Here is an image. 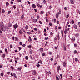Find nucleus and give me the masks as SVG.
<instances>
[{"instance_id":"nucleus-35","label":"nucleus","mask_w":80,"mask_h":80,"mask_svg":"<svg viewBox=\"0 0 80 80\" xmlns=\"http://www.w3.org/2000/svg\"><path fill=\"white\" fill-rule=\"evenodd\" d=\"M49 25L51 26H53V25H52V23H49Z\"/></svg>"},{"instance_id":"nucleus-7","label":"nucleus","mask_w":80,"mask_h":80,"mask_svg":"<svg viewBox=\"0 0 80 80\" xmlns=\"http://www.w3.org/2000/svg\"><path fill=\"white\" fill-rule=\"evenodd\" d=\"M12 24L11 23H9V25H8V27H9L10 28L12 27Z\"/></svg>"},{"instance_id":"nucleus-19","label":"nucleus","mask_w":80,"mask_h":80,"mask_svg":"<svg viewBox=\"0 0 80 80\" xmlns=\"http://www.w3.org/2000/svg\"><path fill=\"white\" fill-rule=\"evenodd\" d=\"M25 58H26V60H28V56H26Z\"/></svg>"},{"instance_id":"nucleus-51","label":"nucleus","mask_w":80,"mask_h":80,"mask_svg":"<svg viewBox=\"0 0 80 80\" xmlns=\"http://www.w3.org/2000/svg\"><path fill=\"white\" fill-rule=\"evenodd\" d=\"M39 23L40 24H42V22L41 21H39Z\"/></svg>"},{"instance_id":"nucleus-54","label":"nucleus","mask_w":80,"mask_h":80,"mask_svg":"<svg viewBox=\"0 0 80 80\" xmlns=\"http://www.w3.org/2000/svg\"><path fill=\"white\" fill-rule=\"evenodd\" d=\"M24 67H27V65L26 64H25L24 65Z\"/></svg>"},{"instance_id":"nucleus-27","label":"nucleus","mask_w":80,"mask_h":80,"mask_svg":"<svg viewBox=\"0 0 80 80\" xmlns=\"http://www.w3.org/2000/svg\"><path fill=\"white\" fill-rule=\"evenodd\" d=\"M44 13V12H43V11H42L41 12V14H43Z\"/></svg>"},{"instance_id":"nucleus-13","label":"nucleus","mask_w":80,"mask_h":80,"mask_svg":"<svg viewBox=\"0 0 80 80\" xmlns=\"http://www.w3.org/2000/svg\"><path fill=\"white\" fill-rule=\"evenodd\" d=\"M19 33L20 34H22L23 32H22V31L20 30L19 31Z\"/></svg>"},{"instance_id":"nucleus-41","label":"nucleus","mask_w":80,"mask_h":80,"mask_svg":"<svg viewBox=\"0 0 80 80\" xmlns=\"http://www.w3.org/2000/svg\"><path fill=\"white\" fill-rule=\"evenodd\" d=\"M75 61H76V62H77V61H78V59H77V58H75Z\"/></svg>"},{"instance_id":"nucleus-21","label":"nucleus","mask_w":80,"mask_h":80,"mask_svg":"<svg viewBox=\"0 0 80 80\" xmlns=\"http://www.w3.org/2000/svg\"><path fill=\"white\" fill-rule=\"evenodd\" d=\"M61 13H62V12H61V11L59 10V12L58 13L60 15V14Z\"/></svg>"},{"instance_id":"nucleus-18","label":"nucleus","mask_w":80,"mask_h":80,"mask_svg":"<svg viewBox=\"0 0 80 80\" xmlns=\"http://www.w3.org/2000/svg\"><path fill=\"white\" fill-rule=\"evenodd\" d=\"M5 51L6 52L7 54L8 53V51L7 50V48H5Z\"/></svg>"},{"instance_id":"nucleus-26","label":"nucleus","mask_w":80,"mask_h":80,"mask_svg":"<svg viewBox=\"0 0 80 80\" xmlns=\"http://www.w3.org/2000/svg\"><path fill=\"white\" fill-rule=\"evenodd\" d=\"M6 5H7V6H8V5H9V3H8V2H6Z\"/></svg>"},{"instance_id":"nucleus-10","label":"nucleus","mask_w":80,"mask_h":80,"mask_svg":"<svg viewBox=\"0 0 80 80\" xmlns=\"http://www.w3.org/2000/svg\"><path fill=\"white\" fill-rule=\"evenodd\" d=\"M66 65V63L65 62H64L63 63V67H65Z\"/></svg>"},{"instance_id":"nucleus-52","label":"nucleus","mask_w":80,"mask_h":80,"mask_svg":"<svg viewBox=\"0 0 80 80\" xmlns=\"http://www.w3.org/2000/svg\"><path fill=\"white\" fill-rule=\"evenodd\" d=\"M34 30H36V31H37V28H34Z\"/></svg>"},{"instance_id":"nucleus-64","label":"nucleus","mask_w":80,"mask_h":80,"mask_svg":"<svg viewBox=\"0 0 80 80\" xmlns=\"http://www.w3.org/2000/svg\"><path fill=\"white\" fill-rule=\"evenodd\" d=\"M40 67V64H38L37 65V67Z\"/></svg>"},{"instance_id":"nucleus-63","label":"nucleus","mask_w":80,"mask_h":80,"mask_svg":"<svg viewBox=\"0 0 80 80\" xmlns=\"http://www.w3.org/2000/svg\"><path fill=\"white\" fill-rule=\"evenodd\" d=\"M58 28L59 29H61V27H58Z\"/></svg>"},{"instance_id":"nucleus-20","label":"nucleus","mask_w":80,"mask_h":80,"mask_svg":"<svg viewBox=\"0 0 80 80\" xmlns=\"http://www.w3.org/2000/svg\"><path fill=\"white\" fill-rule=\"evenodd\" d=\"M37 19H33V22H37Z\"/></svg>"},{"instance_id":"nucleus-9","label":"nucleus","mask_w":80,"mask_h":80,"mask_svg":"<svg viewBox=\"0 0 80 80\" xmlns=\"http://www.w3.org/2000/svg\"><path fill=\"white\" fill-rule=\"evenodd\" d=\"M71 3H72V4H74V2H73V0H71Z\"/></svg>"},{"instance_id":"nucleus-25","label":"nucleus","mask_w":80,"mask_h":80,"mask_svg":"<svg viewBox=\"0 0 80 80\" xmlns=\"http://www.w3.org/2000/svg\"><path fill=\"white\" fill-rule=\"evenodd\" d=\"M74 54H75V53H77V50H75L74 51Z\"/></svg>"},{"instance_id":"nucleus-23","label":"nucleus","mask_w":80,"mask_h":80,"mask_svg":"<svg viewBox=\"0 0 80 80\" xmlns=\"http://www.w3.org/2000/svg\"><path fill=\"white\" fill-rule=\"evenodd\" d=\"M18 70H19L20 71V70H22V68H18Z\"/></svg>"},{"instance_id":"nucleus-14","label":"nucleus","mask_w":80,"mask_h":80,"mask_svg":"<svg viewBox=\"0 0 80 80\" xmlns=\"http://www.w3.org/2000/svg\"><path fill=\"white\" fill-rule=\"evenodd\" d=\"M74 27L75 29H77V27L75 25H74Z\"/></svg>"},{"instance_id":"nucleus-58","label":"nucleus","mask_w":80,"mask_h":80,"mask_svg":"<svg viewBox=\"0 0 80 80\" xmlns=\"http://www.w3.org/2000/svg\"><path fill=\"white\" fill-rule=\"evenodd\" d=\"M19 44H20V45H22V42H20V43H19Z\"/></svg>"},{"instance_id":"nucleus-5","label":"nucleus","mask_w":80,"mask_h":80,"mask_svg":"<svg viewBox=\"0 0 80 80\" xmlns=\"http://www.w3.org/2000/svg\"><path fill=\"white\" fill-rule=\"evenodd\" d=\"M29 39H28V40L29 42H30V41H32V38H31V37H30V36H29Z\"/></svg>"},{"instance_id":"nucleus-50","label":"nucleus","mask_w":80,"mask_h":80,"mask_svg":"<svg viewBox=\"0 0 80 80\" xmlns=\"http://www.w3.org/2000/svg\"><path fill=\"white\" fill-rule=\"evenodd\" d=\"M18 48L19 49V50L20 51V50H21V49H22V48H21L20 47H18Z\"/></svg>"},{"instance_id":"nucleus-56","label":"nucleus","mask_w":80,"mask_h":80,"mask_svg":"<svg viewBox=\"0 0 80 80\" xmlns=\"http://www.w3.org/2000/svg\"><path fill=\"white\" fill-rule=\"evenodd\" d=\"M58 40H60V37L59 36H58Z\"/></svg>"},{"instance_id":"nucleus-49","label":"nucleus","mask_w":80,"mask_h":80,"mask_svg":"<svg viewBox=\"0 0 80 80\" xmlns=\"http://www.w3.org/2000/svg\"><path fill=\"white\" fill-rule=\"evenodd\" d=\"M11 13V11H9L8 12V13L9 14H10Z\"/></svg>"},{"instance_id":"nucleus-48","label":"nucleus","mask_w":80,"mask_h":80,"mask_svg":"<svg viewBox=\"0 0 80 80\" xmlns=\"http://www.w3.org/2000/svg\"><path fill=\"white\" fill-rule=\"evenodd\" d=\"M74 46L76 47H77V44H74Z\"/></svg>"},{"instance_id":"nucleus-61","label":"nucleus","mask_w":80,"mask_h":80,"mask_svg":"<svg viewBox=\"0 0 80 80\" xmlns=\"http://www.w3.org/2000/svg\"><path fill=\"white\" fill-rule=\"evenodd\" d=\"M22 46H23V47H25V44H23L22 45Z\"/></svg>"},{"instance_id":"nucleus-36","label":"nucleus","mask_w":80,"mask_h":80,"mask_svg":"<svg viewBox=\"0 0 80 80\" xmlns=\"http://www.w3.org/2000/svg\"><path fill=\"white\" fill-rule=\"evenodd\" d=\"M59 23H60V22L58 21L57 22V24H59Z\"/></svg>"},{"instance_id":"nucleus-6","label":"nucleus","mask_w":80,"mask_h":80,"mask_svg":"<svg viewBox=\"0 0 80 80\" xmlns=\"http://www.w3.org/2000/svg\"><path fill=\"white\" fill-rule=\"evenodd\" d=\"M32 7L33 8H35V7H36V6L35 4H32Z\"/></svg>"},{"instance_id":"nucleus-37","label":"nucleus","mask_w":80,"mask_h":80,"mask_svg":"<svg viewBox=\"0 0 80 80\" xmlns=\"http://www.w3.org/2000/svg\"><path fill=\"white\" fill-rule=\"evenodd\" d=\"M37 5L38 7H40V4H38V3H37Z\"/></svg>"},{"instance_id":"nucleus-29","label":"nucleus","mask_w":80,"mask_h":80,"mask_svg":"<svg viewBox=\"0 0 80 80\" xmlns=\"http://www.w3.org/2000/svg\"><path fill=\"white\" fill-rule=\"evenodd\" d=\"M39 50H40V51L41 52H42V50H43V48H40V49H39Z\"/></svg>"},{"instance_id":"nucleus-62","label":"nucleus","mask_w":80,"mask_h":80,"mask_svg":"<svg viewBox=\"0 0 80 80\" xmlns=\"http://www.w3.org/2000/svg\"><path fill=\"white\" fill-rule=\"evenodd\" d=\"M69 22H68V23H67V24H66V25H67V26H68V24H69Z\"/></svg>"},{"instance_id":"nucleus-3","label":"nucleus","mask_w":80,"mask_h":80,"mask_svg":"<svg viewBox=\"0 0 80 80\" xmlns=\"http://www.w3.org/2000/svg\"><path fill=\"white\" fill-rule=\"evenodd\" d=\"M13 26L14 28H15V29H16V28H17V26H18V25H17V24H16L15 25H14Z\"/></svg>"},{"instance_id":"nucleus-2","label":"nucleus","mask_w":80,"mask_h":80,"mask_svg":"<svg viewBox=\"0 0 80 80\" xmlns=\"http://www.w3.org/2000/svg\"><path fill=\"white\" fill-rule=\"evenodd\" d=\"M60 70V66H58L57 68V72H59V70Z\"/></svg>"},{"instance_id":"nucleus-12","label":"nucleus","mask_w":80,"mask_h":80,"mask_svg":"<svg viewBox=\"0 0 80 80\" xmlns=\"http://www.w3.org/2000/svg\"><path fill=\"white\" fill-rule=\"evenodd\" d=\"M15 41H18V38L16 37L15 38Z\"/></svg>"},{"instance_id":"nucleus-8","label":"nucleus","mask_w":80,"mask_h":80,"mask_svg":"<svg viewBox=\"0 0 80 80\" xmlns=\"http://www.w3.org/2000/svg\"><path fill=\"white\" fill-rule=\"evenodd\" d=\"M32 73L34 75H36V74H37V72L35 71H34L32 72Z\"/></svg>"},{"instance_id":"nucleus-44","label":"nucleus","mask_w":80,"mask_h":80,"mask_svg":"<svg viewBox=\"0 0 80 80\" xmlns=\"http://www.w3.org/2000/svg\"><path fill=\"white\" fill-rule=\"evenodd\" d=\"M61 33L62 34H63V30H61Z\"/></svg>"},{"instance_id":"nucleus-28","label":"nucleus","mask_w":80,"mask_h":80,"mask_svg":"<svg viewBox=\"0 0 80 80\" xmlns=\"http://www.w3.org/2000/svg\"><path fill=\"white\" fill-rule=\"evenodd\" d=\"M69 17V14H68L67 17H66V18H67H67H68V17Z\"/></svg>"},{"instance_id":"nucleus-42","label":"nucleus","mask_w":80,"mask_h":80,"mask_svg":"<svg viewBox=\"0 0 80 80\" xmlns=\"http://www.w3.org/2000/svg\"><path fill=\"white\" fill-rule=\"evenodd\" d=\"M45 40H48V37H46L45 38Z\"/></svg>"},{"instance_id":"nucleus-38","label":"nucleus","mask_w":80,"mask_h":80,"mask_svg":"<svg viewBox=\"0 0 80 80\" xmlns=\"http://www.w3.org/2000/svg\"><path fill=\"white\" fill-rule=\"evenodd\" d=\"M32 53L33 52H32V51H30V54H32Z\"/></svg>"},{"instance_id":"nucleus-46","label":"nucleus","mask_w":80,"mask_h":80,"mask_svg":"<svg viewBox=\"0 0 80 80\" xmlns=\"http://www.w3.org/2000/svg\"><path fill=\"white\" fill-rule=\"evenodd\" d=\"M45 53H42V56H45Z\"/></svg>"},{"instance_id":"nucleus-4","label":"nucleus","mask_w":80,"mask_h":80,"mask_svg":"<svg viewBox=\"0 0 80 80\" xmlns=\"http://www.w3.org/2000/svg\"><path fill=\"white\" fill-rule=\"evenodd\" d=\"M59 16V14L57 13L56 15V18H58V16Z\"/></svg>"},{"instance_id":"nucleus-59","label":"nucleus","mask_w":80,"mask_h":80,"mask_svg":"<svg viewBox=\"0 0 80 80\" xmlns=\"http://www.w3.org/2000/svg\"><path fill=\"white\" fill-rule=\"evenodd\" d=\"M54 23H56V19H54Z\"/></svg>"},{"instance_id":"nucleus-22","label":"nucleus","mask_w":80,"mask_h":80,"mask_svg":"<svg viewBox=\"0 0 80 80\" xmlns=\"http://www.w3.org/2000/svg\"><path fill=\"white\" fill-rule=\"evenodd\" d=\"M2 57L3 58H5V54H3L2 55Z\"/></svg>"},{"instance_id":"nucleus-16","label":"nucleus","mask_w":80,"mask_h":80,"mask_svg":"<svg viewBox=\"0 0 80 80\" xmlns=\"http://www.w3.org/2000/svg\"><path fill=\"white\" fill-rule=\"evenodd\" d=\"M71 40H72V41H75V38H72L71 39Z\"/></svg>"},{"instance_id":"nucleus-32","label":"nucleus","mask_w":80,"mask_h":80,"mask_svg":"<svg viewBox=\"0 0 80 80\" xmlns=\"http://www.w3.org/2000/svg\"><path fill=\"white\" fill-rule=\"evenodd\" d=\"M64 49L66 51L67 50L66 49V48L65 47V46H64Z\"/></svg>"},{"instance_id":"nucleus-55","label":"nucleus","mask_w":80,"mask_h":80,"mask_svg":"<svg viewBox=\"0 0 80 80\" xmlns=\"http://www.w3.org/2000/svg\"><path fill=\"white\" fill-rule=\"evenodd\" d=\"M34 10L35 12H37V10L36 9H34Z\"/></svg>"},{"instance_id":"nucleus-40","label":"nucleus","mask_w":80,"mask_h":80,"mask_svg":"<svg viewBox=\"0 0 80 80\" xmlns=\"http://www.w3.org/2000/svg\"><path fill=\"white\" fill-rule=\"evenodd\" d=\"M72 23L73 24V23H74V21L72 20Z\"/></svg>"},{"instance_id":"nucleus-34","label":"nucleus","mask_w":80,"mask_h":80,"mask_svg":"<svg viewBox=\"0 0 80 80\" xmlns=\"http://www.w3.org/2000/svg\"><path fill=\"white\" fill-rule=\"evenodd\" d=\"M25 28H26V29H28V25H27L26 26Z\"/></svg>"},{"instance_id":"nucleus-17","label":"nucleus","mask_w":80,"mask_h":80,"mask_svg":"<svg viewBox=\"0 0 80 80\" xmlns=\"http://www.w3.org/2000/svg\"><path fill=\"white\" fill-rule=\"evenodd\" d=\"M55 29L56 31H57V30H58V28H57V27L56 26L55 27Z\"/></svg>"},{"instance_id":"nucleus-24","label":"nucleus","mask_w":80,"mask_h":80,"mask_svg":"<svg viewBox=\"0 0 80 80\" xmlns=\"http://www.w3.org/2000/svg\"><path fill=\"white\" fill-rule=\"evenodd\" d=\"M24 18V16L23 15H22L21 17V18L22 19H23V18Z\"/></svg>"},{"instance_id":"nucleus-47","label":"nucleus","mask_w":80,"mask_h":80,"mask_svg":"<svg viewBox=\"0 0 80 80\" xmlns=\"http://www.w3.org/2000/svg\"><path fill=\"white\" fill-rule=\"evenodd\" d=\"M27 33L29 35H30V32H28Z\"/></svg>"},{"instance_id":"nucleus-30","label":"nucleus","mask_w":80,"mask_h":80,"mask_svg":"<svg viewBox=\"0 0 80 80\" xmlns=\"http://www.w3.org/2000/svg\"><path fill=\"white\" fill-rule=\"evenodd\" d=\"M28 47L29 48H32V46H31V45H29L28 46Z\"/></svg>"},{"instance_id":"nucleus-43","label":"nucleus","mask_w":80,"mask_h":80,"mask_svg":"<svg viewBox=\"0 0 80 80\" xmlns=\"http://www.w3.org/2000/svg\"><path fill=\"white\" fill-rule=\"evenodd\" d=\"M17 1L18 2H20L22 1V0H17Z\"/></svg>"},{"instance_id":"nucleus-33","label":"nucleus","mask_w":80,"mask_h":80,"mask_svg":"<svg viewBox=\"0 0 80 80\" xmlns=\"http://www.w3.org/2000/svg\"><path fill=\"white\" fill-rule=\"evenodd\" d=\"M10 47L11 48H12L13 47V46L12 45H10Z\"/></svg>"},{"instance_id":"nucleus-45","label":"nucleus","mask_w":80,"mask_h":80,"mask_svg":"<svg viewBox=\"0 0 80 80\" xmlns=\"http://www.w3.org/2000/svg\"><path fill=\"white\" fill-rule=\"evenodd\" d=\"M64 10H67V7L64 8Z\"/></svg>"},{"instance_id":"nucleus-53","label":"nucleus","mask_w":80,"mask_h":80,"mask_svg":"<svg viewBox=\"0 0 80 80\" xmlns=\"http://www.w3.org/2000/svg\"><path fill=\"white\" fill-rule=\"evenodd\" d=\"M43 2H44V3H46V1H45V0H44Z\"/></svg>"},{"instance_id":"nucleus-15","label":"nucleus","mask_w":80,"mask_h":80,"mask_svg":"<svg viewBox=\"0 0 80 80\" xmlns=\"http://www.w3.org/2000/svg\"><path fill=\"white\" fill-rule=\"evenodd\" d=\"M2 13H5V10L4 9L2 10Z\"/></svg>"},{"instance_id":"nucleus-60","label":"nucleus","mask_w":80,"mask_h":80,"mask_svg":"<svg viewBox=\"0 0 80 80\" xmlns=\"http://www.w3.org/2000/svg\"><path fill=\"white\" fill-rule=\"evenodd\" d=\"M47 29L48 30L49 29V28H48V27H47Z\"/></svg>"},{"instance_id":"nucleus-11","label":"nucleus","mask_w":80,"mask_h":80,"mask_svg":"<svg viewBox=\"0 0 80 80\" xmlns=\"http://www.w3.org/2000/svg\"><path fill=\"white\" fill-rule=\"evenodd\" d=\"M67 29H66L65 31H64V33H65V34H67Z\"/></svg>"},{"instance_id":"nucleus-1","label":"nucleus","mask_w":80,"mask_h":80,"mask_svg":"<svg viewBox=\"0 0 80 80\" xmlns=\"http://www.w3.org/2000/svg\"><path fill=\"white\" fill-rule=\"evenodd\" d=\"M0 27H2V28H1V30H2V31H3V28L4 27V24H3V22H1L0 23Z\"/></svg>"},{"instance_id":"nucleus-39","label":"nucleus","mask_w":80,"mask_h":80,"mask_svg":"<svg viewBox=\"0 0 80 80\" xmlns=\"http://www.w3.org/2000/svg\"><path fill=\"white\" fill-rule=\"evenodd\" d=\"M39 62H40V63L41 64H42V60H39Z\"/></svg>"},{"instance_id":"nucleus-57","label":"nucleus","mask_w":80,"mask_h":80,"mask_svg":"<svg viewBox=\"0 0 80 80\" xmlns=\"http://www.w3.org/2000/svg\"><path fill=\"white\" fill-rule=\"evenodd\" d=\"M60 75V77H61V78H63V77H62V74H61Z\"/></svg>"},{"instance_id":"nucleus-31","label":"nucleus","mask_w":80,"mask_h":80,"mask_svg":"<svg viewBox=\"0 0 80 80\" xmlns=\"http://www.w3.org/2000/svg\"><path fill=\"white\" fill-rule=\"evenodd\" d=\"M1 76L2 77H3V73H1Z\"/></svg>"}]
</instances>
